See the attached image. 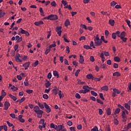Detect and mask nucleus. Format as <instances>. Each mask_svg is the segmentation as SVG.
<instances>
[{"instance_id": "obj_18", "label": "nucleus", "mask_w": 131, "mask_h": 131, "mask_svg": "<svg viewBox=\"0 0 131 131\" xmlns=\"http://www.w3.org/2000/svg\"><path fill=\"white\" fill-rule=\"evenodd\" d=\"M113 92L115 94H118V95H119V94H120V93H121L120 91L118 90V89H116V88L113 89Z\"/></svg>"}, {"instance_id": "obj_50", "label": "nucleus", "mask_w": 131, "mask_h": 131, "mask_svg": "<svg viewBox=\"0 0 131 131\" xmlns=\"http://www.w3.org/2000/svg\"><path fill=\"white\" fill-rule=\"evenodd\" d=\"M79 72H80V70H77V71L75 73V76H78V74H79Z\"/></svg>"}, {"instance_id": "obj_19", "label": "nucleus", "mask_w": 131, "mask_h": 131, "mask_svg": "<svg viewBox=\"0 0 131 131\" xmlns=\"http://www.w3.org/2000/svg\"><path fill=\"white\" fill-rule=\"evenodd\" d=\"M101 90H102V91H105L106 92H107V91H108V86H103L101 88Z\"/></svg>"}, {"instance_id": "obj_55", "label": "nucleus", "mask_w": 131, "mask_h": 131, "mask_svg": "<svg viewBox=\"0 0 131 131\" xmlns=\"http://www.w3.org/2000/svg\"><path fill=\"white\" fill-rule=\"evenodd\" d=\"M47 77H48V79H51V78H52V73H49L47 75Z\"/></svg>"}, {"instance_id": "obj_30", "label": "nucleus", "mask_w": 131, "mask_h": 131, "mask_svg": "<svg viewBox=\"0 0 131 131\" xmlns=\"http://www.w3.org/2000/svg\"><path fill=\"white\" fill-rule=\"evenodd\" d=\"M38 110H40L39 107H38V106H35L34 107V111L35 112V113H36Z\"/></svg>"}, {"instance_id": "obj_26", "label": "nucleus", "mask_w": 131, "mask_h": 131, "mask_svg": "<svg viewBox=\"0 0 131 131\" xmlns=\"http://www.w3.org/2000/svg\"><path fill=\"white\" fill-rule=\"evenodd\" d=\"M50 52H51L50 48H49V47H47L45 53V55H48Z\"/></svg>"}, {"instance_id": "obj_60", "label": "nucleus", "mask_w": 131, "mask_h": 131, "mask_svg": "<svg viewBox=\"0 0 131 131\" xmlns=\"http://www.w3.org/2000/svg\"><path fill=\"white\" fill-rule=\"evenodd\" d=\"M10 116H11L12 118H13V119L16 118V115H15V114H10Z\"/></svg>"}, {"instance_id": "obj_59", "label": "nucleus", "mask_w": 131, "mask_h": 131, "mask_svg": "<svg viewBox=\"0 0 131 131\" xmlns=\"http://www.w3.org/2000/svg\"><path fill=\"white\" fill-rule=\"evenodd\" d=\"M105 34L106 35V37H108V36L109 35V31L106 30L105 31Z\"/></svg>"}, {"instance_id": "obj_39", "label": "nucleus", "mask_w": 131, "mask_h": 131, "mask_svg": "<svg viewBox=\"0 0 131 131\" xmlns=\"http://www.w3.org/2000/svg\"><path fill=\"white\" fill-rule=\"evenodd\" d=\"M96 101L99 104H101V105H104V102H103V101H101V100H100L99 99H97Z\"/></svg>"}, {"instance_id": "obj_54", "label": "nucleus", "mask_w": 131, "mask_h": 131, "mask_svg": "<svg viewBox=\"0 0 131 131\" xmlns=\"http://www.w3.org/2000/svg\"><path fill=\"white\" fill-rule=\"evenodd\" d=\"M51 6L52 7H56V6H57V4H56V2L53 1L52 2H51Z\"/></svg>"}, {"instance_id": "obj_35", "label": "nucleus", "mask_w": 131, "mask_h": 131, "mask_svg": "<svg viewBox=\"0 0 131 131\" xmlns=\"http://www.w3.org/2000/svg\"><path fill=\"white\" fill-rule=\"evenodd\" d=\"M106 113H107V115H111V109L110 108H108L106 110Z\"/></svg>"}, {"instance_id": "obj_5", "label": "nucleus", "mask_w": 131, "mask_h": 131, "mask_svg": "<svg viewBox=\"0 0 131 131\" xmlns=\"http://www.w3.org/2000/svg\"><path fill=\"white\" fill-rule=\"evenodd\" d=\"M10 106H11L10 102L5 101L4 103V110H8Z\"/></svg>"}, {"instance_id": "obj_11", "label": "nucleus", "mask_w": 131, "mask_h": 131, "mask_svg": "<svg viewBox=\"0 0 131 131\" xmlns=\"http://www.w3.org/2000/svg\"><path fill=\"white\" fill-rule=\"evenodd\" d=\"M86 78L88 79H93L94 80V78H95V77L93 76V74H89L86 75Z\"/></svg>"}, {"instance_id": "obj_43", "label": "nucleus", "mask_w": 131, "mask_h": 131, "mask_svg": "<svg viewBox=\"0 0 131 131\" xmlns=\"http://www.w3.org/2000/svg\"><path fill=\"white\" fill-rule=\"evenodd\" d=\"M120 38H121V39H122V40L123 42H126V41L127 40V38H125V37H122Z\"/></svg>"}, {"instance_id": "obj_13", "label": "nucleus", "mask_w": 131, "mask_h": 131, "mask_svg": "<svg viewBox=\"0 0 131 131\" xmlns=\"http://www.w3.org/2000/svg\"><path fill=\"white\" fill-rule=\"evenodd\" d=\"M39 12L40 13L41 16H42L43 17H45V16H46L45 15V12L43 11V9H42V8H39Z\"/></svg>"}, {"instance_id": "obj_20", "label": "nucleus", "mask_w": 131, "mask_h": 131, "mask_svg": "<svg viewBox=\"0 0 131 131\" xmlns=\"http://www.w3.org/2000/svg\"><path fill=\"white\" fill-rule=\"evenodd\" d=\"M53 75L54 76H56L57 78H59V73H58L57 71H53Z\"/></svg>"}, {"instance_id": "obj_3", "label": "nucleus", "mask_w": 131, "mask_h": 131, "mask_svg": "<svg viewBox=\"0 0 131 131\" xmlns=\"http://www.w3.org/2000/svg\"><path fill=\"white\" fill-rule=\"evenodd\" d=\"M61 29H62V27H57L56 28V31L57 32V34H58L59 36H61V34H62V31H61Z\"/></svg>"}, {"instance_id": "obj_29", "label": "nucleus", "mask_w": 131, "mask_h": 131, "mask_svg": "<svg viewBox=\"0 0 131 131\" xmlns=\"http://www.w3.org/2000/svg\"><path fill=\"white\" fill-rule=\"evenodd\" d=\"M84 49H85L86 50H93V49L89 45H84Z\"/></svg>"}, {"instance_id": "obj_23", "label": "nucleus", "mask_w": 131, "mask_h": 131, "mask_svg": "<svg viewBox=\"0 0 131 131\" xmlns=\"http://www.w3.org/2000/svg\"><path fill=\"white\" fill-rule=\"evenodd\" d=\"M124 106L126 109H127V110H130V105L128 104V103H125Z\"/></svg>"}, {"instance_id": "obj_37", "label": "nucleus", "mask_w": 131, "mask_h": 131, "mask_svg": "<svg viewBox=\"0 0 131 131\" xmlns=\"http://www.w3.org/2000/svg\"><path fill=\"white\" fill-rule=\"evenodd\" d=\"M106 131H111V129L110 128V126L109 125H107L105 127Z\"/></svg>"}, {"instance_id": "obj_28", "label": "nucleus", "mask_w": 131, "mask_h": 131, "mask_svg": "<svg viewBox=\"0 0 131 131\" xmlns=\"http://www.w3.org/2000/svg\"><path fill=\"white\" fill-rule=\"evenodd\" d=\"M38 105L40 107V109H45V105L43 104H41L40 102H38Z\"/></svg>"}, {"instance_id": "obj_7", "label": "nucleus", "mask_w": 131, "mask_h": 131, "mask_svg": "<svg viewBox=\"0 0 131 131\" xmlns=\"http://www.w3.org/2000/svg\"><path fill=\"white\" fill-rule=\"evenodd\" d=\"M30 65V62H27L26 63H25L23 66V67H25V70H27V69H28V68L29 67Z\"/></svg>"}, {"instance_id": "obj_46", "label": "nucleus", "mask_w": 131, "mask_h": 131, "mask_svg": "<svg viewBox=\"0 0 131 131\" xmlns=\"http://www.w3.org/2000/svg\"><path fill=\"white\" fill-rule=\"evenodd\" d=\"M118 107H119V108H121L122 109V110H124V111H125V110H126L124 106H123L122 105H121L119 104H118Z\"/></svg>"}, {"instance_id": "obj_6", "label": "nucleus", "mask_w": 131, "mask_h": 131, "mask_svg": "<svg viewBox=\"0 0 131 131\" xmlns=\"http://www.w3.org/2000/svg\"><path fill=\"white\" fill-rule=\"evenodd\" d=\"M82 89H83L85 94H86V93H89V92H90V86H89L88 85L83 86Z\"/></svg>"}, {"instance_id": "obj_57", "label": "nucleus", "mask_w": 131, "mask_h": 131, "mask_svg": "<svg viewBox=\"0 0 131 131\" xmlns=\"http://www.w3.org/2000/svg\"><path fill=\"white\" fill-rule=\"evenodd\" d=\"M39 123H40V124H45V119H41L39 121Z\"/></svg>"}, {"instance_id": "obj_27", "label": "nucleus", "mask_w": 131, "mask_h": 131, "mask_svg": "<svg viewBox=\"0 0 131 131\" xmlns=\"http://www.w3.org/2000/svg\"><path fill=\"white\" fill-rule=\"evenodd\" d=\"M13 92H16V91H18V88L15 87V85H12L11 88Z\"/></svg>"}, {"instance_id": "obj_45", "label": "nucleus", "mask_w": 131, "mask_h": 131, "mask_svg": "<svg viewBox=\"0 0 131 131\" xmlns=\"http://www.w3.org/2000/svg\"><path fill=\"white\" fill-rule=\"evenodd\" d=\"M36 114H43V111L39 110L38 111H37V112H36Z\"/></svg>"}, {"instance_id": "obj_31", "label": "nucleus", "mask_w": 131, "mask_h": 131, "mask_svg": "<svg viewBox=\"0 0 131 131\" xmlns=\"http://www.w3.org/2000/svg\"><path fill=\"white\" fill-rule=\"evenodd\" d=\"M105 37H104V36H101V40H102V41H104V42L105 43H107L108 42V41L107 40H105Z\"/></svg>"}, {"instance_id": "obj_15", "label": "nucleus", "mask_w": 131, "mask_h": 131, "mask_svg": "<svg viewBox=\"0 0 131 131\" xmlns=\"http://www.w3.org/2000/svg\"><path fill=\"white\" fill-rule=\"evenodd\" d=\"M118 37L121 38V37H125V32L123 31L120 34V35H118Z\"/></svg>"}, {"instance_id": "obj_49", "label": "nucleus", "mask_w": 131, "mask_h": 131, "mask_svg": "<svg viewBox=\"0 0 131 131\" xmlns=\"http://www.w3.org/2000/svg\"><path fill=\"white\" fill-rule=\"evenodd\" d=\"M112 36L113 39H115L116 38V33H115V32L113 33Z\"/></svg>"}, {"instance_id": "obj_44", "label": "nucleus", "mask_w": 131, "mask_h": 131, "mask_svg": "<svg viewBox=\"0 0 131 131\" xmlns=\"http://www.w3.org/2000/svg\"><path fill=\"white\" fill-rule=\"evenodd\" d=\"M99 96L101 100H103V101L105 100V98H104V96H103V93H100Z\"/></svg>"}, {"instance_id": "obj_32", "label": "nucleus", "mask_w": 131, "mask_h": 131, "mask_svg": "<svg viewBox=\"0 0 131 131\" xmlns=\"http://www.w3.org/2000/svg\"><path fill=\"white\" fill-rule=\"evenodd\" d=\"M46 81H47V82L45 83V86L46 88L48 89V88H49L51 85V83H50V81L48 80H46Z\"/></svg>"}, {"instance_id": "obj_14", "label": "nucleus", "mask_w": 131, "mask_h": 131, "mask_svg": "<svg viewBox=\"0 0 131 131\" xmlns=\"http://www.w3.org/2000/svg\"><path fill=\"white\" fill-rule=\"evenodd\" d=\"M83 62H84V59H83V56L80 55L79 62L81 63V64H83Z\"/></svg>"}, {"instance_id": "obj_48", "label": "nucleus", "mask_w": 131, "mask_h": 131, "mask_svg": "<svg viewBox=\"0 0 131 131\" xmlns=\"http://www.w3.org/2000/svg\"><path fill=\"white\" fill-rule=\"evenodd\" d=\"M102 53H103V54L105 57H108V56H109V52H108L103 51Z\"/></svg>"}, {"instance_id": "obj_2", "label": "nucleus", "mask_w": 131, "mask_h": 131, "mask_svg": "<svg viewBox=\"0 0 131 131\" xmlns=\"http://www.w3.org/2000/svg\"><path fill=\"white\" fill-rule=\"evenodd\" d=\"M94 41L95 47H99V46H101L103 42V41H102L101 39L94 40Z\"/></svg>"}, {"instance_id": "obj_17", "label": "nucleus", "mask_w": 131, "mask_h": 131, "mask_svg": "<svg viewBox=\"0 0 131 131\" xmlns=\"http://www.w3.org/2000/svg\"><path fill=\"white\" fill-rule=\"evenodd\" d=\"M9 97H10V98L12 99V100H13V101H17V98L16 97L14 96V95H13L12 94H9Z\"/></svg>"}, {"instance_id": "obj_12", "label": "nucleus", "mask_w": 131, "mask_h": 131, "mask_svg": "<svg viewBox=\"0 0 131 131\" xmlns=\"http://www.w3.org/2000/svg\"><path fill=\"white\" fill-rule=\"evenodd\" d=\"M42 24H43V21H35L34 23V25L36 26H39V25H41Z\"/></svg>"}, {"instance_id": "obj_33", "label": "nucleus", "mask_w": 131, "mask_h": 131, "mask_svg": "<svg viewBox=\"0 0 131 131\" xmlns=\"http://www.w3.org/2000/svg\"><path fill=\"white\" fill-rule=\"evenodd\" d=\"M75 97L76 99H81V96L78 93H76Z\"/></svg>"}, {"instance_id": "obj_1", "label": "nucleus", "mask_w": 131, "mask_h": 131, "mask_svg": "<svg viewBox=\"0 0 131 131\" xmlns=\"http://www.w3.org/2000/svg\"><path fill=\"white\" fill-rule=\"evenodd\" d=\"M49 20L50 21H55V20H58V16L55 14H50L48 16Z\"/></svg>"}, {"instance_id": "obj_38", "label": "nucleus", "mask_w": 131, "mask_h": 131, "mask_svg": "<svg viewBox=\"0 0 131 131\" xmlns=\"http://www.w3.org/2000/svg\"><path fill=\"white\" fill-rule=\"evenodd\" d=\"M42 98L46 100H48V99H49V95L47 94H44L42 95Z\"/></svg>"}, {"instance_id": "obj_56", "label": "nucleus", "mask_w": 131, "mask_h": 131, "mask_svg": "<svg viewBox=\"0 0 131 131\" xmlns=\"http://www.w3.org/2000/svg\"><path fill=\"white\" fill-rule=\"evenodd\" d=\"M25 100H26L25 97H23L20 100H19V104H21L23 103V102H24Z\"/></svg>"}, {"instance_id": "obj_42", "label": "nucleus", "mask_w": 131, "mask_h": 131, "mask_svg": "<svg viewBox=\"0 0 131 131\" xmlns=\"http://www.w3.org/2000/svg\"><path fill=\"white\" fill-rule=\"evenodd\" d=\"M117 4V3L115 2V1H113L111 3V7H114Z\"/></svg>"}, {"instance_id": "obj_8", "label": "nucleus", "mask_w": 131, "mask_h": 131, "mask_svg": "<svg viewBox=\"0 0 131 131\" xmlns=\"http://www.w3.org/2000/svg\"><path fill=\"white\" fill-rule=\"evenodd\" d=\"M98 66L102 69H106L107 68V67H106V65H105V64H102L101 62H98Z\"/></svg>"}, {"instance_id": "obj_61", "label": "nucleus", "mask_w": 131, "mask_h": 131, "mask_svg": "<svg viewBox=\"0 0 131 131\" xmlns=\"http://www.w3.org/2000/svg\"><path fill=\"white\" fill-rule=\"evenodd\" d=\"M119 122L117 120V119H115L114 120V123L116 125H118Z\"/></svg>"}, {"instance_id": "obj_58", "label": "nucleus", "mask_w": 131, "mask_h": 131, "mask_svg": "<svg viewBox=\"0 0 131 131\" xmlns=\"http://www.w3.org/2000/svg\"><path fill=\"white\" fill-rule=\"evenodd\" d=\"M44 106H45V107L46 110L48 109L49 108H50V106H49V105H48L47 104V103H46V102H44Z\"/></svg>"}, {"instance_id": "obj_63", "label": "nucleus", "mask_w": 131, "mask_h": 131, "mask_svg": "<svg viewBox=\"0 0 131 131\" xmlns=\"http://www.w3.org/2000/svg\"><path fill=\"white\" fill-rule=\"evenodd\" d=\"M81 27H82V28H84V29H85V30H86V29H88V28L86 27V26H85V25H81Z\"/></svg>"}, {"instance_id": "obj_36", "label": "nucleus", "mask_w": 131, "mask_h": 131, "mask_svg": "<svg viewBox=\"0 0 131 131\" xmlns=\"http://www.w3.org/2000/svg\"><path fill=\"white\" fill-rule=\"evenodd\" d=\"M120 112V108H117L116 109L115 112V114H119V113Z\"/></svg>"}, {"instance_id": "obj_25", "label": "nucleus", "mask_w": 131, "mask_h": 131, "mask_svg": "<svg viewBox=\"0 0 131 131\" xmlns=\"http://www.w3.org/2000/svg\"><path fill=\"white\" fill-rule=\"evenodd\" d=\"M64 25L67 27L69 25H70V21H69V19H67L64 23Z\"/></svg>"}, {"instance_id": "obj_4", "label": "nucleus", "mask_w": 131, "mask_h": 131, "mask_svg": "<svg viewBox=\"0 0 131 131\" xmlns=\"http://www.w3.org/2000/svg\"><path fill=\"white\" fill-rule=\"evenodd\" d=\"M22 56L19 54V53H16L15 55V61L16 62H19V63H21L22 62V60L20 59L19 58H21Z\"/></svg>"}, {"instance_id": "obj_40", "label": "nucleus", "mask_w": 131, "mask_h": 131, "mask_svg": "<svg viewBox=\"0 0 131 131\" xmlns=\"http://www.w3.org/2000/svg\"><path fill=\"white\" fill-rule=\"evenodd\" d=\"M101 14H102V15H105L106 16H110V14L107 13V12H104V11H101Z\"/></svg>"}, {"instance_id": "obj_41", "label": "nucleus", "mask_w": 131, "mask_h": 131, "mask_svg": "<svg viewBox=\"0 0 131 131\" xmlns=\"http://www.w3.org/2000/svg\"><path fill=\"white\" fill-rule=\"evenodd\" d=\"M20 33H21V34H25V33L26 32V31H25V30H23V29L20 28Z\"/></svg>"}, {"instance_id": "obj_64", "label": "nucleus", "mask_w": 131, "mask_h": 131, "mask_svg": "<svg viewBox=\"0 0 131 131\" xmlns=\"http://www.w3.org/2000/svg\"><path fill=\"white\" fill-rule=\"evenodd\" d=\"M99 110V113L100 115H102L103 114V110L101 108L98 109Z\"/></svg>"}, {"instance_id": "obj_21", "label": "nucleus", "mask_w": 131, "mask_h": 131, "mask_svg": "<svg viewBox=\"0 0 131 131\" xmlns=\"http://www.w3.org/2000/svg\"><path fill=\"white\" fill-rule=\"evenodd\" d=\"M120 73L118 72H115L113 74V76H117V77H119L120 76Z\"/></svg>"}, {"instance_id": "obj_52", "label": "nucleus", "mask_w": 131, "mask_h": 131, "mask_svg": "<svg viewBox=\"0 0 131 131\" xmlns=\"http://www.w3.org/2000/svg\"><path fill=\"white\" fill-rule=\"evenodd\" d=\"M1 97H3V98L6 97V92H5L4 90H2Z\"/></svg>"}, {"instance_id": "obj_51", "label": "nucleus", "mask_w": 131, "mask_h": 131, "mask_svg": "<svg viewBox=\"0 0 131 131\" xmlns=\"http://www.w3.org/2000/svg\"><path fill=\"white\" fill-rule=\"evenodd\" d=\"M90 60L91 62H95V57H94L93 56H91L90 58Z\"/></svg>"}, {"instance_id": "obj_9", "label": "nucleus", "mask_w": 131, "mask_h": 131, "mask_svg": "<svg viewBox=\"0 0 131 131\" xmlns=\"http://www.w3.org/2000/svg\"><path fill=\"white\" fill-rule=\"evenodd\" d=\"M64 127H65V126H63L62 125H59L57 126V128L56 129V130L57 131H61Z\"/></svg>"}, {"instance_id": "obj_10", "label": "nucleus", "mask_w": 131, "mask_h": 131, "mask_svg": "<svg viewBox=\"0 0 131 131\" xmlns=\"http://www.w3.org/2000/svg\"><path fill=\"white\" fill-rule=\"evenodd\" d=\"M58 91H59V89L57 88V86H54V89L53 90V93L54 95L56 96V95H58Z\"/></svg>"}, {"instance_id": "obj_34", "label": "nucleus", "mask_w": 131, "mask_h": 131, "mask_svg": "<svg viewBox=\"0 0 131 131\" xmlns=\"http://www.w3.org/2000/svg\"><path fill=\"white\" fill-rule=\"evenodd\" d=\"M91 94L93 95V96H94L95 97H97L98 96V94L96 92H95V91H92L91 92Z\"/></svg>"}, {"instance_id": "obj_62", "label": "nucleus", "mask_w": 131, "mask_h": 131, "mask_svg": "<svg viewBox=\"0 0 131 131\" xmlns=\"http://www.w3.org/2000/svg\"><path fill=\"white\" fill-rule=\"evenodd\" d=\"M113 67H114V68H115L116 69L117 68H118V64H117L116 63H114V65H113Z\"/></svg>"}, {"instance_id": "obj_24", "label": "nucleus", "mask_w": 131, "mask_h": 131, "mask_svg": "<svg viewBox=\"0 0 131 131\" xmlns=\"http://www.w3.org/2000/svg\"><path fill=\"white\" fill-rule=\"evenodd\" d=\"M50 127L51 128H54V129H56V128H57V125H55V124L52 123L50 124Z\"/></svg>"}, {"instance_id": "obj_22", "label": "nucleus", "mask_w": 131, "mask_h": 131, "mask_svg": "<svg viewBox=\"0 0 131 131\" xmlns=\"http://www.w3.org/2000/svg\"><path fill=\"white\" fill-rule=\"evenodd\" d=\"M115 62H120V58L118 56H115L114 58Z\"/></svg>"}, {"instance_id": "obj_47", "label": "nucleus", "mask_w": 131, "mask_h": 131, "mask_svg": "<svg viewBox=\"0 0 131 131\" xmlns=\"http://www.w3.org/2000/svg\"><path fill=\"white\" fill-rule=\"evenodd\" d=\"M91 131H99V129H98V127L95 126L93 128L91 129Z\"/></svg>"}, {"instance_id": "obj_53", "label": "nucleus", "mask_w": 131, "mask_h": 131, "mask_svg": "<svg viewBox=\"0 0 131 131\" xmlns=\"http://www.w3.org/2000/svg\"><path fill=\"white\" fill-rule=\"evenodd\" d=\"M26 92L28 94H32V93H33V90H26Z\"/></svg>"}, {"instance_id": "obj_16", "label": "nucleus", "mask_w": 131, "mask_h": 131, "mask_svg": "<svg viewBox=\"0 0 131 131\" xmlns=\"http://www.w3.org/2000/svg\"><path fill=\"white\" fill-rule=\"evenodd\" d=\"M109 24L111 26H114V24H115V21L113 19L109 20Z\"/></svg>"}]
</instances>
